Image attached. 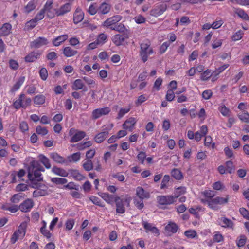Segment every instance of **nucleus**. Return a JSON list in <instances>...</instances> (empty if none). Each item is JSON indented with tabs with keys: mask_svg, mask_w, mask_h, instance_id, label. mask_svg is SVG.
I'll return each instance as SVG.
<instances>
[{
	"mask_svg": "<svg viewBox=\"0 0 249 249\" xmlns=\"http://www.w3.org/2000/svg\"><path fill=\"white\" fill-rule=\"evenodd\" d=\"M131 197L128 195L119 196L117 195H110V201L114 202L116 206V212L119 214H123L125 212V207H129Z\"/></svg>",
	"mask_w": 249,
	"mask_h": 249,
	"instance_id": "obj_1",
	"label": "nucleus"
},
{
	"mask_svg": "<svg viewBox=\"0 0 249 249\" xmlns=\"http://www.w3.org/2000/svg\"><path fill=\"white\" fill-rule=\"evenodd\" d=\"M43 167L37 161H33L28 168V177L31 181H40L43 180L41 172H44Z\"/></svg>",
	"mask_w": 249,
	"mask_h": 249,
	"instance_id": "obj_2",
	"label": "nucleus"
},
{
	"mask_svg": "<svg viewBox=\"0 0 249 249\" xmlns=\"http://www.w3.org/2000/svg\"><path fill=\"white\" fill-rule=\"evenodd\" d=\"M229 199L228 195H227L225 197H222L217 196L213 197L210 201H206V204L209 208L213 210H218L219 209L218 205H224L228 203Z\"/></svg>",
	"mask_w": 249,
	"mask_h": 249,
	"instance_id": "obj_3",
	"label": "nucleus"
},
{
	"mask_svg": "<svg viewBox=\"0 0 249 249\" xmlns=\"http://www.w3.org/2000/svg\"><path fill=\"white\" fill-rule=\"evenodd\" d=\"M27 224L26 223H22L12 234L10 242L12 244H15L19 239L23 238L26 234Z\"/></svg>",
	"mask_w": 249,
	"mask_h": 249,
	"instance_id": "obj_4",
	"label": "nucleus"
},
{
	"mask_svg": "<svg viewBox=\"0 0 249 249\" xmlns=\"http://www.w3.org/2000/svg\"><path fill=\"white\" fill-rule=\"evenodd\" d=\"M150 46V44L149 42H143L140 45V55L144 63L147 60L148 55L153 53V49Z\"/></svg>",
	"mask_w": 249,
	"mask_h": 249,
	"instance_id": "obj_5",
	"label": "nucleus"
},
{
	"mask_svg": "<svg viewBox=\"0 0 249 249\" xmlns=\"http://www.w3.org/2000/svg\"><path fill=\"white\" fill-rule=\"evenodd\" d=\"M157 200L160 205H170L176 202L172 195L160 196L157 197Z\"/></svg>",
	"mask_w": 249,
	"mask_h": 249,
	"instance_id": "obj_6",
	"label": "nucleus"
},
{
	"mask_svg": "<svg viewBox=\"0 0 249 249\" xmlns=\"http://www.w3.org/2000/svg\"><path fill=\"white\" fill-rule=\"evenodd\" d=\"M167 8L166 4H161L157 5L154 8L152 9L150 11V15L157 17L162 15Z\"/></svg>",
	"mask_w": 249,
	"mask_h": 249,
	"instance_id": "obj_7",
	"label": "nucleus"
},
{
	"mask_svg": "<svg viewBox=\"0 0 249 249\" xmlns=\"http://www.w3.org/2000/svg\"><path fill=\"white\" fill-rule=\"evenodd\" d=\"M34 205V202L32 199L27 198L19 205V210L24 213L29 212Z\"/></svg>",
	"mask_w": 249,
	"mask_h": 249,
	"instance_id": "obj_8",
	"label": "nucleus"
},
{
	"mask_svg": "<svg viewBox=\"0 0 249 249\" xmlns=\"http://www.w3.org/2000/svg\"><path fill=\"white\" fill-rule=\"evenodd\" d=\"M68 178H72L76 181H82L85 179V177L79 170L74 169L68 170Z\"/></svg>",
	"mask_w": 249,
	"mask_h": 249,
	"instance_id": "obj_9",
	"label": "nucleus"
},
{
	"mask_svg": "<svg viewBox=\"0 0 249 249\" xmlns=\"http://www.w3.org/2000/svg\"><path fill=\"white\" fill-rule=\"evenodd\" d=\"M201 193L205 197L204 198L201 199V202L204 204H207V202H206V201H210V200L213 198L215 195V192L211 190H205Z\"/></svg>",
	"mask_w": 249,
	"mask_h": 249,
	"instance_id": "obj_10",
	"label": "nucleus"
},
{
	"mask_svg": "<svg viewBox=\"0 0 249 249\" xmlns=\"http://www.w3.org/2000/svg\"><path fill=\"white\" fill-rule=\"evenodd\" d=\"M109 113V109L107 107L98 108L92 111V115L93 118L98 119L103 115H106Z\"/></svg>",
	"mask_w": 249,
	"mask_h": 249,
	"instance_id": "obj_11",
	"label": "nucleus"
},
{
	"mask_svg": "<svg viewBox=\"0 0 249 249\" xmlns=\"http://www.w3.org/2000/svg\"><path fill=\"white\" fill-rule=\"evenodd\" d=\"M48 44L47 39L44 37H39L31 43V46L33 48H40Z\"/></svg>",
	"mask_w": 249,
	"mask_h": 249,
	"instance_id": "obj_12",
	"label": "nucleus"
},
{
	"mask_svg": "<svg viewBox=\"0 0 249 249\" xmlns=\"http://www.w3.org/2000/svg\"><path fill=\"white\" fill-rule=\"evenodd\" d=\"M179 229L178 225L174 222L170 221L165 227L166 232L171 234L176 233Z\"/></svg>",
	"mask_w": 249,
	"mask_h": 249,
	"instance_id": "obj_13",
	"label": "nucleus"
},
{
	"mask_svg": "<svg viewBox=\"0 0 249 249\" xmlns=\"http://www.w3.org/2000/svg\"><path fill=\"white\" fill-rule=\"evenodd\" d=\"M220 225L224 228L233 229L234 227L233 222L230 219L223 217L218 219Z\"/></svg>",
	"mask_w": 249,
	"mask_h": 249,
	"instance_id": "obj_14",
	"label": "nucleus"
},
{
	"mask_svg": "<svg viewBox=\"0 0 249 249\" xmlns=\"http://www.w3.org/2000/svg\"><path fill=\"white\" fill-rule=\"evenodd\" d=\"M128 38V36L126 35L117 34L112 37V40L116 46H119L122 44L125 39Z\"/></svg>",
	"mask_w": 249,
	"mask_h": 249,
	"instance_id": "obj_15",
	"label": "nucleus"
},
{
	"mask_svg": "<svg viewBox=\"0 0 249 249\" xmlns=\"http://www.w3.org/2000/svg\"><path fill=\"white\" fill-rule=\"evenodd\" d=\"M136 195L141 199H147L150 197V193L140 186L137 187L136 188Z\"/></svg>",
	"mask_w": 249,
	"mask_h": 249,
	"instance_id": "obj_16",
	"label": "nucleus"
},
{
	"mask_svg": "<svg viewBox=\"0 0 249 249\" xmlns=\"http://www.w3.org/2000/svg\"><path fill=\"white\" fill-rule=\"evenodd\" d=\"M41 52L39 51L32 52L28 54L25 58L27 62H32L37 59L41 55Z\"/></svg>",
	"mask_w": 249,
	"mask_h": 249,
	"instance_id": "obj_17",
	"label": "nucleus"
},
{
	"mask_svg": "<svg viewBox=\"0 0 249 249\" xmlns=\"http://www.w3.org/2000/svg\"><path fill=\"white\" fill-rule=\"evenodd\" d=\"M208 131L207 125H202L199 131H197L195 133V139L196 141H200L202 137L205 136Z\"/></svg>",
	"mask_w": 249,
	"mask_h": 249,
	"instance_id": "obj_18",
	"label": "nucleus"
},
{
	"mask_svg": "<svg viewBox=\"0 0 249 249\" xmlns=\"http://www.w3.org/2000/svg\"><path fill=\"white\" fill-rule=\"evenodd\" d=\"M52 172L57 176H61L63 177H68V171H67L65 169L58 167L57 166H53L52 169Z\"/></svg>",
	"mask_w": 249,
	"mask_h": 249,
	"instance_id": "obj_19",
	"label": "nucleus"
},
{
	"mask_svg": "<svg viewBox=\"0 0 249 249\" xmlns=\"http://www.w3.org/2000/svg\"><path fill=\"white\" fill-rule=\"evenodd\" d=\"M84 13L80 8H77L73 15V21L75 24L81 22L84 18Z\"/></svg>",
	"mask_w": 249,
	"mask_h": 249,
	"instance_id": "obj_20",
	"label": "nucleus"
},
{
	"mask_svg": "<svg viewBox=\"0 0 249 249\" xmlns=\"http://www.w3.org/2000/svg\"><path fill=\"white\" fill-rule=\"evenodd\" d=\"M25 196L24 194L19 193L13 195L10 198V201L11 203L13 204H18L22 200H23L25 198Z\"/></svg>",
	"mask_w": 249,
	"mask_h": 249,
	"instance_id": "obj_21",
	"label": "nucleus"
},
{
	"mask_svg": "<svg viewBox=\"0 0 249 249\" xmlns=\"http://www.w3.org/2000/svg\"><path fill=\"white\" fill-rule=\"evenodd\" d=\"M50 157L54 162L58 163L64 164L67 162L66 160L57 153L54 152L51 153Z\"/></svg>",
	"mask_w": 249,
	"mask_h": 249,
	"instance_id": "obj_22",
	"label": "nucleus"
},
{
	"mask_svg": "<svg viewBox=\"0 0 249 249\" xmlns=\"http://www.w3.org/2000/svg\"><path fill=\"white\" fill-rule=\"evenodd\" d=\"M25 174L26 172L23 169H20L18 171H13L11 174L12 182L15 183L17 182L16 176L19 178H21L25 175Z\"/></svg>",
	"mask_w": 249,
	"mask_h": 249,
	"instance_id": "obj_23",
	"label": "nucleus"
},
{
	"mask_svg": "<svg viewBox=\"0 0 249 249\" xmlns=\"http://www.w3.org/2000/svg\"><path fill=\"white\" fill-rule=\"evenodd\" d=\"M186 193V188L184 186H180L179 187L175 188L174 191L173 197L175 198V200L179 197L180 196L185 194Z\"/></svg>",
	"mask_w": 249,
	"mask_h": 249,
	"instance_id": "obj_24",
	"label": "nucleus"
},
{
	"mask_svg": "<svg viewBox=\"0 0 249 249\" xmlns=\"http://www.w3.org/2000/svg\"><path fill=\"white\" fill-rule=\"evenodd\" d=\"M71 9V5L70 3H66L62 6L59 9L57 10L56 14L57 16H61L69 12Z\"/></svg>",
	"mask_w": 249,
	"mask_h": 249,
	"instance_id": "obj_25",
	"label": "nucleus"
},
{
	"mask_svg": "<svg viewBox=\"0 0 249 249\" xmlns=\"http://www.w3.org/2000/svg\"><path fill=\"white\" fill-rule=\"evenodd\" d=\"M142 225L144 229L147 231H149L152 233L159 234V231L157 228L155 226H153L150 223H149L146 221H143Z\"/></svg>",
	"mask_w": 249,
	"mask_h": 249,
	"instance_id": "obj_26",
	"label": "nucleus"
},
{
	"mask_svg": "<svg viewBox=\"0 0 249 249\" xmlns=\"http://www.w3.org/2000/svg\"><path fill=\"white\" fill-rule=\"evenodd\" d=\"M12 26L9 23H5L0 28V35L7 36L11 33Z\"/></svg>",
	"mask_w": 249,
	"mask_h": 249,
	"instance_id": "obj_27",
	"label": "nucleus"
},
{
	"mask_svg": "<svg viewBox=\"0 0 249 249\" xmlns=\"http://www.w3.org/2000/svg\"><path fill=\"white\" fill-rule=\"evenodd\" d=\"M68 38V36L67 34L62 35L54 38L53 40V43L55 46H58Z\"/></svg>",
	"mask_w": 249,
	"mask_h": 249,
	"instance_id": "obj_28",
	"label": "nucleus"
},
{
	"mask_svg": "<svg viewBox=\"0 0 249 249\" xmlns=\"http://www.w3.org/2000/svg\"><path fill=\"white\" fill-rule=\"evenodd\" d=\"M77 53V51L71 48L70 47H66L63 49V54L67 57L74 56Z\"/></svg>",
	"mask_w": 249,
	"mask_h": 249,
	"instance_id": "obj_29",
	"label": "nucleus"
},
{
	"mask_svg": "<svg viewBox=\"0 0 249 249\" xmlns=\"http://www.w3.org/2000/svg\"><path fill=\"white\" fill-rule=\"evenodd\" d=\"M85 136V133L83 131H78L71 138V142H76L82 139Z\"/></svg>",
	"mask_w": 249,
	"mask_h": 249,
	"instance_id": "obj_30",
	"label": "nucleus"
},
{
	"mask_svg": "<svg viewBox=\"0 0 249 249\" xmlns=\"http://www.w3.org/2000/svg\"><path fill=\"white\" fill-rule=\"evenodd\" d=\"M83 167L84 169V170L87 171H89L93 169L94 165L93 163L91 161V160H85L83 161Z\"/></svg>",
	"mask_w": 249,
	"mask_h": 249,
	"instance_id": "obj_31",
	"label": "nucleus"
},
{
	"mask_svg": "<svg viewBox=\"0 0 249 249\" xmlns=\"http://www.w3.org/2000/svg\"><path fill=\"white\" fill-rule=\"evenodd\" d=\"M171 176L176 180H179L183 178L181 172L178 169L174 168L171 172Z\"/></svg>",
	"mask_w": 249,
	"mask_h": 249,
	"instance_id": "obj_32",
	"label": "nucleus"
},
{
	"mask_svg": "<svg viewBox=\"0 0 249 249\" xmlns=\"http://www.w3.org/2000/svg\"><path fill=\"white\" fill-rule=\"evenodd\" d=\"M170 180V177L168 175H165L163 176L160 184V189H164L169 187V183Z\"/></svg>",
	"mask_w": 249,
	"mask_h": 249,
	"instance_id": "obj_33",
	"label": "nucleus"
},
{
	"mask_svg": "<svg viewBox=\"0 0 249 249\" xmlns=\"http://www.w3.org/2000/svg\"><path fill=\"white\" fill-rule=\"evenodd\" d=\"M110 29L122 32L124 31L125 27L121 23H117L116 24L110 23Z\"/></svg>",
	"mask_w": 249,
	"mask_h": 249,
	"instance_id": "obj_34",
	"label": "nucleus"
},
{
	"mask_svg": "<svg viewBox=\"0 0 249 249\" xmlns=\"http://www.w3.org/2000/svg\"><path fill=\"white\" fill-rule=\"evenodd\" d=\"M40 161L44 165L47 169H50L51 167L49 159L43 155L39 156Z\"/></svg>",
	"mask_w": 249,
	"mask_h": 249,
	"instance_id": "obj_35",
	"label": "nucleus"
},
{
	"mask_svg": "<svg viewBox=\"0 0 249 249\" xmlns=\"http://www.w3.org/2000/svg\"><path fill=\"white\" fill-rule=\"evenodd\" d=\"M37 1L36 0H32L27 4V5L25 7L24 10L26 13H29L34 9L36 7Z\"/></svg>",
	"mask_w": 249,
	"mask_h": 249,
	"instance_id": "obj_36",
	"label": "nucleus"
},
{
	"mask_svg": "<svg viewBox=\"0 0 249 249\" xmlns=\"http://www.w3.org/2000/svg\"><path fill=\"white\" fill-rule=\"evenodd\" d=\"M235 13L241 18L244 20L249 21V16L245 12V11L241 9H237L235 11Z\"/></svg>",
	"mask_w": 249,
	"mask_h": 249,
	"instance_id": "obj_37",
	"label": "nucleus"
},
{
	"mask_svg": "<svg viewBox=\"0 0 249 249\" xmlns=\"http://www.w3.org/2000/svg\"><path fill=\"white\" fill-rule=\"evenodd\" d=\"M24 99V94H22L20 95L19 98L15 101L13 103V106L16 109H18L20 107H23V101Z\"/></svg>",
	"mask_w": 249,
	"mask_h": 249,
	"instance_id": "obj_38",
	"label": "nucleus"
},
{
	"mask_svg": "<svg viewBox=\"0 0 249 249\" xmlns=\"http://www.w3.org/2000/svg\"><path fill=\"white\" fill-rule=\"evenodd\" d=\"M108 133L107 132H102L96 135L94 139L97 143H101L105 140L107 137Z\"/></svg>",
	"mask_w": 249,
	"mask_h": 249,
	"instance_id": "obj_39",
	"label": "nucleus"
},
{
	"mask_svg": "<svg viewBox=\"0 0 249 249\" xmlns=\"http://www.w3.org/2000/svg\"><path fill=\"white\" fill-rule=\"evenodd\" d=\"M24 81L25 77L23 76L20 77L13 86L11 89L12 91L14 92L18 90L20 88L21 86L23 84Z\"/></svg>",
	"mask_w": 249,
	"mask_h": 249,
	"instance_id": "obj_40",
	"label": "nucleus"
},
{
	"mask_svg": "<svg viewBox=\"0 0 249 249\" xmlns=\"http://www.w3.org/2000/svg\"><path fill=\"white\" fill-rule=\"evenodd\" d=\"M84 87V83L81 79H76L73 83L72 89L75 90L81 89Z\"/></svg>",
	"mask_w": 249,
	"mask_h": 249,
	"instance_id": "obj_41",
	"label": "nucleus"
},
{
	"mask_svg": "<svg viewBox=\"0 0 249 249\" xmlns=\"http://www.w3.org/2000/svg\"><path fill=\"white\" fill-rule=\"evenodd\" d=\"M51 181L52 183L56 184H65L67 183L68 180L65 178H61L58 177L52 178L51 179Z\"/></svg>",
	"mask_w": 249,
	"mask_h": 249,
	"instance_id": "obj_42",
	"label": "nucleus"
},
{
	"mask_svg": "<svg viewBox=\"0 0 249 249\" xmlns=\"http://www.w3.org/2000/svg\"><path fill=\"white\" fill-rule=\"evenodd\" d=\"M45 101V97L43 95H38L35 97L34 99V103L36 105H41L43 104Z\"/></svg>",
	"mask_w": 249,
	"mask_h": 249,
	"instance_id": "obj_43",
	"label": "nucleus"
},
{
	"mask_svg": "<svg viewBox=\"0 0 249 249\" xmlns=\"http://www.w3.org/2000/svg\"><path fill=\"white\" fill-rule=\"evenodd\" d=\"M92 145V142L91 141L81 142L77 144V148L79 150H83L87 147H89Z\"/></svg>",
	"mask_w": 249,
	"mask_h": 249,
	"instance_id": "obj_44",
	"label": "nucleus"
},
{
	"mask_svg": "<svg viewBox=\"0 0 249 249\" xmlns=\"http://www.w3.org/2000/svg\"><path fill=\"white\" fill-rule=\"evenodd\" d=\"M247 238L245 235H240L239 237V239L236 241V245L238 247H242L244 246Z\"/></svg>",
	"mask_w": 249,
	"mask_h": 249,
	"instance_id": "obj_45",
	"label": "nucleus"
},
{
	"mask_svg": "<svg viewBox=\"0 0 249 249\" xmlns=\"http://www.w3.org/2000/svg\"><path fill=\"white\" fill-rule=\"evenodd\" d=\"M225 165L226 167H225L227 170V172L229 174H231L234 171L235 167L232 161L231 160L227 161L225 162Z\"/></svg>",
	"mask_w": 249,
	"mask_h": 249,
	"instance_id": "obj_46",
	"label": "nucleus"
},
{
	"mask_svg": "<svg viewBox=\"0 0 249 249\" xmlns=\"http://www.w3.org/2000/svg\"><path fill=\"white\" fill-rule=\"evenodd\" d=\"M223 236L218 231H216L214 233L213 236V242L219 243L223 241Z\"/></svg>",
	"mask_w": 249,
	"mask_h": 249,
	"instance_id": "obj_47",
	"label": "nucleus"
},
{
	"mask_svg": "<svg viewBox=\"0 0 249 249\" xmlns=\"http://www.w3.org/2000/svg\"><path fill=\"white\" fill-rule=\"evenodd\" d=\"M107 40V36L104 33H102L98 36L96 41L99 45H102Z\"/></svg>",
	"mask_w": 249,
	"mask_h": 249,
	"instance_id": "obj_48",
	"label": "nucleus"
},
{
	"mask_svg": "<svg viewBox=\"0 0 249 249\" xmlns=\"http://www.w3.org/2000/svg\"><path fill=\"white\" fill-rule=\"evenodd\" d=\"M184 235L188 238L193 239L196 237L197 233L196 231L193 230H189L186 231L184 233Z\"/></svg>",
	"mask_w": 249,
	"mask_h": 249,
	"instance_id": "obj_49",
	"label": "nucleus"
},
{
	"mask_svg": "<svg viewBox=\"0 0 249 249\" xmlns=\"http://www.w3.org/2000/svg\"><path fill=\"white\" fill-rule=\"evenodd\" d=\"M75 224V220L73 218H70L66 220L65 222L66 230L67 231L71 230Z\"/></svg>",
	"mask_w": 249,
	"mask_h": 249,
	"instance_id": "obj_50",
	"label": "nucleus"
},
{
	"mask_svg": "<svg viewBox=\"0 0 249 249\" xmlns=\"http://www.w3.org/2000/svg\"><path fill=\"white\" fill-rule=\"evenodd\" d=\"M239 118L243 122L249 123V114L247 112H243L238 115Z\"/></svg>",
	"mask_w": 249,
	"mask_h": 249,
	"instance_id": "obj_51",
	"label": "nucleus"
},
{
	"mask_svg": "<svg viewBox=\"0 0 249 249\" xmlns=\"http://www.w3.org/2000/svg\"><path fill=\"white\" fill-rule=\"evenodd\" d=\"M89 199L92 202L98 206L101 207H104L105 205L103 204V202L101 201V200L98 198V197L92 196L90 197Z\"/></svg>",
	"mask_w": 249,
	"mask_h": 249,
	"instance_id": "obj_52",
	"label": "nucleus"
},
{
	"mask_svg": "<svg viewBox=\"0 0 249 249\" xmlns=\"http://www.w3.org/2000/svg\"><path fill=\"white\" fill-rule=\"evenodd\" d=\"M2 208L3 210L9 211L11 213H16L18 210H19V205L18 206L17 205H14L10 207H6L5 206H2Z\"/></svg>",
	"mask_w": 249,
	"mask_h": 249,
	"instance_id": "obj_53",
	"label": "nucleus"
},
{
	"mask_svg": "<svg viewBox=\"0 0 249 249\" xmlns=\"http://www.w3.org/2000/svg\"><path fill=\"white\" fill-rule=\"evenodd\" d=\"M81 157L80 152H76L68 157L70 161L77 162L79 160Z\"/></svg>",
	"mask_w": 249,
	"mask_h": 249,
	"instance_id": "obj_54",
	"label": "nucleus"
},
{
	"mask_svg": "<svg viewBox=\"0 0 249 249\" xmlns=\"http://www.w3.org/2000/svg\"><path fill=\"white\" fill-rule=\"evenodd\" d=\"M36 132L38 135L44 136L47 134L48 130L45 127L38 125L36 128Z\"/></svg>",
	"mask_w": 249,
	"mask_h": 249,
	"instance_id": "obj_55",
	"label": "nucleus"
},
{
	"mask_svg": "<svg viewBox=\"0 0 249 249\" xmlns=\"http://www.w3.org/2000/svg\"><path fill=\"white\" fill-rule=\"evenodd\" d=\"M100 11L103 14L107 13L109 12V5L106 2L103 3L100 8Z\"/></svg>",
	"mask_w": 249,
	"mask_h": 249,
	"instance_id": "obj_56",
	"label": "nucleus"
},
{
	"mask_svg": "<svg viewBox=\"0 0 249 249\" xmlns=\"http://www.w3.org/2000/svg\"><path fill=\"white\" fill-rule=\"evenodd\" d=\"M64 188L68 190H78V185H76L73 182H70L64 186Z\"/></svg>",
	"mask_w": 249,
	"mask_h": 249,
	"instance_id": "obj_57",
	"label": "nucleus"
},
{
	"mask_svg": "<svg viewBox=\"0 0 249 249\" xmlns=\"http://www.w3.org/2000/svg\"><path fill=\"white\" fill-rule=\"evenodd\" d=\"M212 139L210 136H207L205 137L204 141V144L206 146L212 147L213 148L215 146L214 143H212Z\"/></svg>",
	"mask_w": 249,
	"mask_h": 249,
	"instance_id": "obj_58",
	"label": "nucleus"
},
{
	"mask_svg": "<svg viewBox=\"0 0 249 249\" xmlns=\"http://www.w3.org/2000/svg\"><path fill=\"white\" fill-rule=\"evenodd\" d=\"M213 74L214 75L213 73L211 74V70H207L202 74L201 79L203 81L207 80Z\"/></svg>",
	"mask_w": 249,
	"mask_h": 249,
	"instance_id": "obj_59",
	"label": "nucleus"
},
{
	"mask_svg": "<svg viewBox=\"0 0 249 249\" xmlns=\"http://www.w3.org/2000/svg\"><path fill=\"white\" fill-rule=\"evenodd\" d=\"M29 186L24 183H20L17 185L16 190L18 192H22L28 190Z\"/></svg>",
	"mask_w": 249,
	"mask_h": 249,
	"instance_id": "obj_60",
	"label": "nucleus"
},
{
	"mask_svg": "<svg viewBox=\"0 0 249 249\" xmlns=\"http://www.w3.org/2000/svg\"><path fill=\"white\" fill-rule=\"evenodd\" d=\"M175 97L174 90L173 89H168L166 95V99L168 101H172Z\"/></svg>",
	"mask_w": 249,
	"mask_h": 249,
	"instance_id": "obj_61",
	"label": "nucleus"
},
{
	"mask_svg": "<svg viewBox=\"0 0 249 249\" xmlns=\"http://www.w3.org/2000/svg\"><path fill=\"white\" fill-rule=\"evenodd\" d=\"M38 21L35 18L27 22L26 24V28L27 29H31L35 27L37 24Z\"/></svg>",
	"mask_w": 249,
	"mask_h": 249,
	"instance_id": "obj_62",
	"label": "nucleus"
},
{
	"mask_svg": "<svg viewBox=\"0 0 249 249\" xmlns=\"http://www.w3.org/2000/svg\"><path fill=\"white\" fill-rule=\"evenodd\" d=\"M45 191L41 189H36L33 192V196L34 197H37L45 196Z\"/></svg>",
	"mask_w": 249,
	"mask_h": 249,
	"instance_id": "obj_63",
	"label": "nucleus"
},
{
	"mask_svg": "<svg viewBox=\"0 0 249 249\" xmlns=\"http://www.w3.org/2000/svg\"><path fill=\"white\" fill-rule=\"evenodd\" d=\"M146 155L144 152H140L137 155V158L138 160L141 164H143L144 160H145Z\"/></svg>",
	"mask_w": 249,
	"mask_h": 249,
	"instance_id": "obj_64",
	"label": "nucleus"
}]
</instances>
